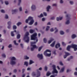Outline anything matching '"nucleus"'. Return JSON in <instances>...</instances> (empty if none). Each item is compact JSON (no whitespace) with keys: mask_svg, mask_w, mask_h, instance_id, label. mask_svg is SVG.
I'll use <instances>...</instances> for the list:
<instances>
[{"mask_svg":"<svg viewBox=\"0 0 77 77\" xmlns=\"http://www.w3.org/2000/svg\"><path fill=\"white\" fill-rule=\"evenodd\" d=\"M37 36V33H35L31 36V40H33L34 41L36 40V42H31V50L32 51H33L35 50V48H36V45H35V44H36V42L38 41V38L36 37Z\"/></svg>","mask_w":77,"mask_h":77,"instance_id":"1","label":"nucleus"},{"mask_svg":"<svg viewBox=\"0 0 77 77\" xmlns=\"http://www.w3.org/2000/svg\"><path fill=\"white\" fill-rule=\"evenodd\" d=\"M74 48V51H77V45L72 44L71 45H68L66 48L67 50L69 51H70V48Z\"/></svg>","mask_w":77,"mask_h":77,"instance_id":"2","label":"nucleus"},{"mask_svg":"<svg viewBox=\"0 0 77 77\" xmlns=\"http://www.w3.org/2000/svg\"><path fill=\"white\" fill-rule=\"evenodd\" d=\"M29 35V32H26L25 37H24L23 38V39L24 40H26V39H27V40H25V42L27 43H28V42H29V37L28 36V35Z\"/></svg>","mask_w":77,"mask_h":77,"instance_id":"3","label":"nucleus"},{"mask_svg":"<svg viewBox=\"0 0 77 77\" xmlns=\"http://www.w3.org/2000/svg\"><path fill=\"white\" fill-rule=\"evenodd\" d=\"M28 19L29 20V21H30V22L29 23V25H32L33 23H34V22H35V21L33 20V17L29 16L28 17Z\"/></svg>","mask_w":77,"mask_h":77,"instance_id":"4","label":"nucleus"},{"mask_svg":"<svg viewBox=\"0 0 77 77\" xmlns=\"http://www.w3.org/2000/svg\"><path fill=\"white\" fill-rule=\"evenodd\" d=\"M47 52H49V53H51V51L48 49L46 50V51H45L44 52V55H45V56H48V57H50V56H51V53L48 54L47 53Z\"/></svg>","mask_w":77,"mask_h":77,"instance_id":"5","label":"nucleus"},{"mask_svg":"<svg viewBox=\"0 0 77 77\" xmlns=\"http://www.w3.org/2000/svg\"><path fill=\"white\" fill-rule=\"evenodd\" d=\"M42 69V67H40L38 69H38H37L36 70V71L37 72V77H39L40 76V75H41V72L39 71H39H41Z\"/></svg>","mask_w":77,"mask_h":77,"instance_id":"6","label":"nucleus"},{"mask_svg":"<svg viewBox=\"0 0 77 77\" xmlns=\"http://www.w3.org/2000/svg\"><path fill=\"white\" fill-rule=\"evenodd\" d=\"M31 10L32 11H35L36 10V6L35 5H32L31 7Z\"/></svg>","mask_w":77,"mask_h":77,"instance_id":"7","label":"nucleus"},{"mask_svg":"<svg viewBox=\"0 0 77 77\" xmlns=\"http://www.w3.org/2000/svg\"><path fill=\"white\" fill-rule=\"evenodd\" d=\"M37 57L39 58L40 59H43V55L42 54H38L37 55Z\"/></svg>","mask_w":77,"mask_h":77,"instance_id":"8","label":"nucleus"},{"mask_svg":"<svg viewBox=\"0 0 77 77\" xmlns=\"http://www.w3.org/2000/svg\"><path fill=\"white\" fill-rule=\"evenodd\" d=\"M10 64L11 65H15V64H16V62L15 61L11 60Z\"/></svg>","mask_w":77,"mask_h":77,"instance_id":"9","label":"nucleus"},{"mask_svg":"<svg viewBox=\"0 0 77 77\" xmlns=\"http://www.w3.org/2000/svg\"><path fill=\"white\" fill-rule=\"evenodd\" d=\"M55 73L56 74H57L58 73V71H57L56 69H53V71H52V73L54 74Z\"/></svg>","mask_w":77,"mask_h":77,"instance_id":"10","label":"nucleus"},{"mask_svg":"<svg viewBox=\"0 0 77 77\" xmlns=\"http://www.w3.org/2000/svg\"><path fill=\"white\" fill-rule=\"evenodd\" d=\"M53 41H54V38H50V40L48 41V43L50 44Z\"/></svg>","mask_w":77,"mask_h":77,"instance_id":"11","label":"nucleus"},{"mask_svg":"<svg viewBox=\"0 0 77 77\" xmlns=\"http://www.w3.org/2000/svg\"><path fill=\"white\" fill-rule=\"evenodd\" d=\"M55 43H56V41H54L53 43L50 45L51 47H54V45H55Z\"/></svg>","mask_w":77,"mask_h":77,"instance_id":"12","label":"nucleus"},{"mask_svg":"<svg viewBox=\"0 0 77 77\" xmlns=\"http://www.w3.org/2000/svg\"><path fill=\"white\" fill-rule=\"evenodd\" d=\"M60 45L59 43H57L55 47L56 48H58L60 47Z\"/></svg>","mask_w":77,"mask_h":77,"instance_id":"13","label":"nucleus"},{"mask_svg":"<svg viewBox=\"0 0 77 77\" xmlns=\"http://www.w3.org/2000/svg\"><path fill=\"white\" fill-rule=\"evenodd\" d=\"M65 69V67H63L61 69L60 71V73H62L64 71V70Z\"/></svg>","mask_w":77,"mask_h":77,"instance_id":"14","label":"nucleus"},{"mask_svg":"<svg viewBox=\"0 0 77 77\" xmlns=\"http://www.w3.org/2000/svg\"><path fill=\"white\" fill-rule=\"evenodd\" d=\"M76 37H77V36H76V35H75V34H73L72 35L71 38L72 39H74Z\"/></svg>","mask_w":77,"mask_h":77,"instance_id":"15","label":"nucleus"},{"mask_svg":"<svg viewBox=\"0 0 77 77\" xmlns=\"http://www.w3.org/2000/svg\"><path fill=\"white\" fill-rule=\"evenodd\" d=\"M17 11H18V10H17V9L13 10L12 11V14H14V13H15V12H17Z\"/></svg>","mask_w":77,"mask_h":77,"instance_id":"16","label":"nucleus"},{"mask_svg":"<svg viewBox=\"0 0 77 77\" xmlns=\"http://www.w3.org/2000/svg\"><path fill=\"white\" fill-rule=\"evenodd\" d=\"M50 8H51V6H50V5H48V7H47L46 10L47 12H49V10L50 9Z\"/></svg>","mask_w":77,"mask_h":77,"instance_id":"17","label":"nucleus"},{"mask_svg":"<svg viewBox=\"0 0 77 77\" xmlns=\"http://www.w3.org/2000/svg\"><path fill=\"white\" fill-rule=\"evenodd\" d=\"M66 17L67 19H70V15L69 14H67L66 15Z\"/></svg>","mask_w":77,"mask_h":77,"instance_id":"18","label":"nucleus"},{"mask_svg":"<svg viewBox=\"0 0 77 77\" xmlns=\"http://www.w3.org/2000/svg\"><path fill=\"white\" fill-rule=\"evenodd\" d=\"M11 60H16V58L14 57H12L11 58Z\"/></svg>","mask_w":77,"mask_h":77,"instance_id":"19","label":"nucleus"},{"mask_svg":"<svg viewBox=\"0 0 77 77\" xmlns=\"http://www.w3.org/2000/svg\"><path fill=\"white\" fill-rule=\"evenodd\" d=\"M64 53H65V55L67 56H69V55H71V54L68 52H65Z\"/></svg>","mask_w":77,"mask_h":77,"instance_id":"20","label":"nucleus"},{"mask_svg":"<svg viewBox=\"0 0 77 77\" xmlns=\"http://www.w3.org/2000/svg\"><path fill=\"white\" fill-rule=\"evenodd\" d=\"M24 59H25L26 60H27L28 59H29V57H27V56L25 55L24 56Z\"/></svg>","mask_w":77,"mask_h":77,"instance_id":"21","label":"nucleus"},{"mask_svg":"<svg viewBox=\"0 0 77 77\" xmlns=\"http://www.w3.org/2000/svg\"><path fill=\"white\" fill-rule=\"evenodd\" d=\"M21 3V0H18V3L17 4L18 6H20Z\"/></svg>","mask_w":77,"mask_h":77,"instance_id":"22","label":"nucleus"},{"mask_svg":"<svg viewBox=\"0 0 77 77\" xmlns=\"http://www.w3.org/2000/svg\"><path fill=\"white\" fill-rule=\"evenodd\" d=\"M70 23V22L69 21V20H67L66 22V24L67 25H68Z\"/></svg>","mask_w":77,"mask_h":77,"instance_id":"23","label":"nucleus"},{"mask_svg":"<svg viewBox=\"0 0 77 77\" xmlns=\"http://www.w3.org/2000/svg\"><path fill=\"white\" fill-rule=\"evenodd\" d=\"M2 57H3L4 58H6V54H2Z\"/></svg>","mask_w":77,"mask_h":77,"instance_id":"24","label":"nucleus"},{"mask_svg":"<svg viewBox=\"0 0 77 77\" xmlns=\"http://www.w3.org/2000/svg\"><path fill=\"white\" fill-rule=\"evenodd\" d=\"M38 18H42V17H44V15L42 14H41L39 16H38Z\"/></svg>","mask_w":77,"mask_h":77,"instance_id":"25","label":"nucleus"},{"mask_svg":"<svg viewBox=\"0 0 77 77\" xmlns=\"http://www.w3.org/2000/svg\"><path fill=\"white\" fill-rule=\"evenodd\" d=\"M50 27V26H47L46 29V31H48Z\"/></svg>","mask_w":77,"mask_h":77,"instance_id":"26","label":"nucleus"},{"mask_svg":"<svg viewBox=\"0 0 77 77\" xmlns=\"http://www.w3.org/2000/svg\"><path fill=\"white\" fill-rule=\"evenodd\" d=\"M69 3L71 5H74V2L72 1H70Z\"/></svg>","mask_w":77,"mask_h":77,"instance_id":"27","label":"nucleus"},{"mask_svg":"<svg viewBox=\"0 0 77 77\" xmlns=\"http://www.w3.org/2000/svg\"><path fill=\"white\" fill-rule=\"evenodd\" d=\"M64 32L63 31H61L60 32V34L61 35H64Z\"/></svg>","mask_w":77,"mask_h":77,"instance_id":"28","label":"nucleus"},{"mask_svg":"<svg viewBox=\"0 0 77 77\" xmlns=\"http://www.w3.org/2000/svg\"><path fill=\"white\" fill-rule=\"evenodd\" d=\"M5 19H8L9 18V17L8 16V15L7 14H5Z\"/></svg>","mask_w":77,"mask_h":77,"instance_id":"29","label":"nucleus"},{"mask_svg":"<svg viewBox=\"0 0 77 77\" xmlns=\"http://www.w3.org/2000/svg\"><path fill=\"white\" fill-rule=\"evenodd\" d=\"M14 31L11 32V36H14L15 35H14Z\"/></svg>","mask_w":77,"mask_h":77,"instance_id":"30","label":"nucleus"},{"mask_svg":"<svg viewBox=\"0 0 77 77\" xmlns=\"http://www.w3.org/2000/svg\"><path fill=\"white\" fill-rule=\"evenodd\" d=\"M54 30H56L54 32V33H57V32H58V29H57V28L55 27L54 28Z\"/></svg>","mask_w":77,"mask_h":77,"instance_id":"31","label":"nucleus"},{"mask_svg":"<svg viewBox=\"0 0 77 77\" xmlns=\"http://www.w3.org/2000/svg\"><path fill=\"white\" fill-rule=\"evenodd\" d=\"M24 65H26V66H28V62L26 61H25L24 63Z\"/></svg>","mask_w":77,"mask_h":77,"instance_id":"32","label":"nucleus"},{"mask_svg":"<svg viewBox=\"0 0 77 77\" xmlns=\"http://www.w3.org/2000/svg\"><path fill=\"white\" fill-rule=\"evenodd\" d=\"M30 33H33L34 32V30L33 29H30L29 30Z\"/></svg>","mask_w":77,"mask_h":77,"instance_id":"33","label":"nucleus"},{"mask_svg":"<svg viewBox=\"0 0 77 77\" xmlns=\"http://www.w3.org/2000/svg\"><path fill=\"white\" fill-rule=\"evenodd\" d=\"M34 63V62L32 60H30L29 61V65H31V64H32V63Z\"/></svg>","mask_w":77,"mask_h":77,"instance_id":"34","label":"nucleus"},{"mask_svg":"<svg viewBox=\"0 0 77 77\" xmlns=\"http://www.w3.org/2000/svg\"><path fill=\"white\" fill-rule=\"evenodd\" d=\"M21 24H22L21 22H19L17 23V26H20V25H21Z\"/></svg>","mask_w":77,"mask_h":77,"instance_id":"35","label":"nucleus"},{"mask_svg":"<svg viewBox=\"0 0 77 77\" xmlns=\"http://www.w3.org/2000/svg\"><path fill=\"white\" fill-rule=\"evenodd\" d=\"M14 45H18V44L17 43V42H16V41L15 40H14Z\"/></svg>","mask_w":77,"mask_h":77,"instance_id":"36","label":"nucleus"},{"mask_svg":"<svg viewBox=\"0 0 77 77\" xmlns=\"http://www.w3.org/2000/svg\"><path fill=\"white\" fill-rule=\"evenodd\" d=\"M17 27L16 25H13V29H17Z\"/></svg>","mask_w":77,"mask_h":77,"instance_id":"37","label":"nucleus"},{"mask_svg":"<svg viewBox=\"0 0 77 77\" xmlns=\"http://www.w3.org/2000/svg\"><path fill=\"white\" fill-rule=\"evenodd\" d=\"M21 37V35L20 34H18L17 35V39H20Z\"/></svg>","mask_w":77,"mask_h":77,"instance_id":"38","label":"nucleus"},{"mask_svg":"<svg viewBox=\"0 0 77 77\" xmlns=\"http://www.w3.org/2000/svg\"><path fill=\"white\" fill-rule=\"evenodd\" d=\"M51 75V73L50 72H48L47 73L46 75L47 76H49L50 75Z\"/></svg>","mask_w":77,"mask_h":77,"instance_id":"39","label":"nucleus"},{"mask_svg":"<svg viewBox=\"0 0 77 77\" xmlns=\"http://www.w3.org/2000/svg\"><path fill=\"white\" fill-rule=\"evenodd\" d=\"M42 46H41L39 47L38 49V51H40L41 50V49H42Z\"/></svg>","mask_w":77,"mask_h":77,"instance_id":"40","label":"nucleus"},{"mask_svg":"<svg viewBox=\"0 0 77 77\" xmlns=\"http://www.w3.org/2000/svg\"><path fill=\"white\" fill-rule=\"evenodd\" d=\"M1 12L3 13H5V10L2 9L1 10Z\"/></svg>","mask_w":77,"mask_h":77,"instance_id":"41","label":"nucleus"},{"mask_svg":"<svg viewBox=\"0 0 77 77\" xmlns=\"http://www.w3.org/2000/svg\"><path fill=\"white\" fill-rule=\"evenodd\" d=\"M5 3L6 5H9V2L7 1H5Z\"/></svg>","mask_w":77,"mask_h":77,"instance_id":"42","label":"nucleus"},{"mask_svg":"<svg viewBox=\"0 0 77 77\" xmlns=\"http://www.w3.org/2000/svg\"><path fill=\"white\" fill-rule=\"evenodd\" d=\"M43 14L44 15V16H45V17H46L47 16V13L45 12H44L43 13Z\"/></svg>","mask_w":77,"mask_h":77,"instance_id":"43","label":"nucleus"},{"mask_svg":"<svg viewBox=\"0 0 77 77\" xmlns=\"http://www.w3.org/2000/svg\"><path fill=\"white\" fill-rule=\"evenodd\" d=\"M43 41L45 43H46V42H47V39L46 38H44Z\"/></svg>","mask_w":77,"mask_h":77,"instance_id":"44","label":"nucleus"},{"mask_svg":"<svg viewBox=\"0 0 77 77\" xmlns=\"http://www.w3.org/2000/svg\"><path fill=\"white\" fill-rule=\"evenodd\" d=\"M11 21H9L7 22V24L8 25H11Z\"/></svg>","mask_w":77,"mask_h":77,"instance_id":"45","label":"nucleus"},{"mask_svg":"<svg viewBox=\"0 0 77 77\" xmlns=\"http://www.w3.org/2000/svg\"><path fill=\"white\" fill-rule=\"evenodd\" d=\"M19 11H20V12H21V11H22V7H20L19 8Z\"/></svg>","mask_w":77,"mask_h":77,"instance_id":"46","label":"nucleus"},{"mask_svg":"<svg viewBox=\"0 0 77 77\" xmlns=\"http://www.w3.org/2000/svg\"><path fill=\"white\" fill-rule=\"evenodd\" d=\"M52 67L53 68V69H56V66L55 65H53L52 66Z\"/></svg>","mask_w":77,"mask_h":77,"instance_id":"47","label":"nucleus"},{"mask_svg":"<svg viewBox=\"0 0 77 77\" xmlns=\"http://www.w3.org/2000/svg\"><path fill=\"white\" fill-rule=\"evenodd\" d=\"M60 4H63V0H60Z\"/></svg>","mask_w":77,"mask_h":77,"instance_id":"48","label":"nucleus"},{"mask_svg":"<svg viewBox=\"0 0 77 77\" xmlns=\"http://www.w3.org/2000/svg\"><path fill=\"white\" fill-rule=\"evenodd\" d=\"M29 20L28 19H26L25 23H29Z\"/></svg>","mask_w":77,"mask_h":77,"instance_id":"49","label":"nucleus"},{"mask_svg":"<svg viewBox=\"0 0 77 77\" xmlns=\"http://www.w3.org/2000/svg\"><path fill=\"white\" fill-rule=\"evenodd\" d=\"M70 71H71V70L68 69H67L66 72H70Z\"/></svg>","mask_w":77,"mask_h":77,"instance_id":"50","label":"nucleus"},{"mask_svg":"<svg viewBox=\"0 0 77 77\" xmlns=\"http://www.w3.org/2000/svg\"><path fill=\"white\" fill-rule=\"evenodd\" d=\"M57 6V4L56 3L53 4L52 5V6Z\"/></svg>","mask_w":77,"mask_h":77,"instance_id":"51","label":"nucleus"},{"mask_svg":"<svg viewBox=\"0 0 77 77\" xmlns=\"http://www.w3.org/2000/svg\"><path fill=\"white\" fill-rule=\"evenodd\" d=\"M60 65H61L62 66H63V64L62 61H60Z\"/></svg>","mask_w":77,"mask_h":77,"instance_id":"52","label":"nucleus"},{"mask_svg":"<svg viewBox=\"0 0 77 77\" xmlns=\"http://www.w3.org/2000/svg\"><path fill=\"white\" fill-rule=\"evenodd\" d=\"M50 32H54V29H53V28H51L50 30Z\"/></svg>","mask_w":77,"mask_h":77,"instance_id":"53","label":"nucleus"},{"mask_svg":"<svg viewBox=\"0 0 77 77\" xmlns=\"http://www.w3.org/2000/svg\"><path fill=\"white\" fill-rule=\"evenodd\" d=\"M12 44H10L8 46V48H11L12 47Z\"/></svg>","mask_w":77,"mask_h":77,"instance_id":"54","label":"nucleus"},{"mask_svg":"<svg viewBox=\"0 0 77 77\" xmlns=\"http://www.w3.org/2000/svg\"><path fill=\"white\" fill-rule=\"evenodd\" d=\"M62 44L63 45V46H65V45H66V44L64 42H62Z\"/></svg>","mask_w":77,"mask_h":77,"instance_id":"55","label":"nucleus"},{"mask_svg":"<svg viewBox=\"0 0 77 77\" xmlns=\"http://www.w3.org/2000/svg\"><path fill=\"white\" fill-rule=\"evenodd\" d=\"M17 72V69H14L13 71L14 72V73H16V72Z\"/></svg>","mask_w":77,"mask_h":77,"instance_id":"56","label":"nucleus"},{"mask_svg":"<svg viewBox=\"0 0 77 77\" xmlns=\"http://www.w3.org/2000/svg\"><path fill=\"white\" fill-rule=\"evenodd\" d=\"M57 76V74L55 75H51L50 77H55V76Z\"/></svg>","mask_w":77,"mask_h":77,"instance_id":"57","label":"nucleus"},{"mask_svg":"<svg viewBox=\"0 0 77 77\" xmlns=\"http://www.w3.org/2000/svg\"><path fill=\"white\" fill-rule=\"evenodd\" d=\"M51 20H54L55 19V17H51Z\"/></svg>","mask_w":77,"mask_h":77,"instance_id":"58","label":"nucleus"},{"mask_svg":"<svg viewBox=\"0 0 77 77\" xmlns=\"http://www.w3.org/2000/svg\"><path fill=\"white\" fill-rule=\"evenodd\" d=\"M47 66H45V71H47Z\"/></svg>","mask_w":77,"mask_h":77,"instance_id":"59","label":"nucleus"},{"mask_svg":"<svg viewBox=\"0 0 77 77\" xmlns=\"http://www.w3.org/2000/svg\"><path fill=\"white\" fill-rule=\"evenodd\" d=\"M20 45L21 47V48H23V44H22L21 43L20 44Z\"/></svg>","mask_w":77,"mask_h":77,"instance_id":"60","label":"nucleus"},{"mask_svg":"<svg viewBox=\"0 0 77 77\" xmlns=\"http://www.w3.org/2000/svg\"><path fill=\"white\" fill-rule=\"evenodd\" d=\"M35 72H33L32 73V75H33V76H34V75H35Z\"/></svg>","mask_w":77,"mask_h":77,"instance_id":"61","label":"nucleus"},{"mask_svg":"<svg viewBox=\"0 0 77 77\" xmlns=\"http://www.w3.org/2000/svg\"><path fill=\"white\" fill-rule=\"evenodd\" d=\"M45 20V18H43L42 19V21H44Z\"/></svg>","mask_w":77,"mask_h":77,"instance_id":"62","label":"nucleus"},{"mask_svg":"<svg viewBox=\"0 0 77 77\" xmlns=\"http://www.w3.org/2000/svg\"><path fill=\"white\" fill-rule=\"evenodd\" d=\"M66 57H67V56L66 55L63 56V58L64 59H66Z\"/></svg>","mask_w":77,"mask_h":77,"instance_id":"63","label":"nucleus"},{"mask_svg":"<svg viewBox=\"0 0 77 77\" xmlns=\"http://www.w3.org/2000/svg\"><path fill=\"white\" fill-rule=\"evenodd\" d=\"M74 74L75 75H77V72H75L74 73Z\"/></svg>","mask_w":77,"mask_h":77,"instance_id":"64","label":"nucleus"}]
</instances>
